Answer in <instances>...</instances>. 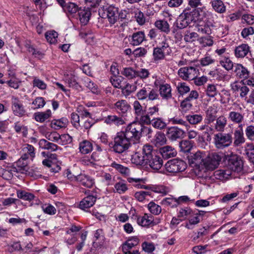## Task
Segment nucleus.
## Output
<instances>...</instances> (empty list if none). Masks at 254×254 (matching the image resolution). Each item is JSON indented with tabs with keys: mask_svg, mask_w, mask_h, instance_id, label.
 <instances>
[{
	"mask_svg": "<svg viewBox=\"0 0 254 254\" xmlns=\"http://www.w3.org/2000/svg\"><path fill=\"white\" fill-rule=\"evenodd\" d=\"M131 161L137 165H149L153 170H158L163 165V160L160 153L152 145H144L142 153L136 152L132 156Z\"/></svg>",
	"mask_w": 254,
	"mask_h": 254,
	"instance_id": "f257e3e1",
	"label": "nucleus"
},
{
	"mask_svg": "<svg viewBox=\"0 0 254 254\" xmlns=\"http://www.w3.org/2000/svg\"><path fill=\"white\" fill-rule=\"evenodd\" d=\"M132 144L125 136L123 132L121 131L117 133L114 141L110 142L109 146L115 153L122 154L127 150Z\"/></svg>",
	"mask_w": 254,
	"mask_h": 254,
	"instance_id": "f03ea898",
	"label": "nucleus"
},
{
	"mask_svg": "<svg viewBox=\"0 0 254 254\" xmlns=\"http://www.w3.org/2000/svg\"><path fill=\"white\" fill-rule=\"evenodd\" d=\"M142 124L139 122H133L129 124L126 128L123 133L125 136L132 142L137 143L141 136Z\"/></svg>",
	"mask_w": 254,
	"mask_h": 254,
	"instance_id": "7ed1b4c3",
	"label": "nucleus"
},
{
	"mask_svg": "<svg viewBox=\"0 0 254 254\" xmlns=\"http://www.w3.org/2000/svg\"><path fill=\"white\" fill-rule=\"evenodd\" d=\"M204 19L196 25L197 30L201 34L210 35L212 28L215 27V22L211 18L212 15L208 11H203Z\"/></svg>",
	"mask_w": 254,
	"mask_h": 254,
	"instance_id": "20e7f679",
	"label": "nucleus"
},
{
	"mask_svg": "<svg viewBox=\"0 0 254 254\" xmlns=\"http://www.w3.org/2000/svg\"><path fill=\"white\" fill-rule=\"evenodd\" d=\"M224 155L222 153L213 152L209 153L204 158L203 172L206 171H213L217 168L220 164Z\"/></svg>",
	"mask_w": 254,
	"mask_h": 254,
	"instance_id": "39448f33",
	"label": "nucleus"
},
{
	"mask_svg": "<svg viewBox=\"0 0 254 254\" xmlns=\"http://www.w3.org/2000/svg\"><path fill=\"white\" fill-rule=\"evenodd\" d=\"M232 139V133L218 132L214 135V142L217 148L222 149L229 146Z\"/></svg>",
	"mask_w": 254,
	"mask_h": 254,
	"instance_id": "423d86ee",
	"label": "nucleus"
},
{
	"mask_svg": "<svg viewBox=\"0 0 254 254\" xmlns=\"http://www.w3.org/2000/svg\"><path fill=\"white\" fill-rule=\"evenodd\" d=\"M167 172L172 173H177L185 171L187 164L183 160L174 159L168 161L165 165Z\"/></svg>",
	"mask_w": 254,
	"mask_h": 254,
	"instance_id": "0eeeda50",
	"label": "nucleus"
},
{
	"mask_svg": "<svg viewBox=\"0 0 254 254\" xmlns=\"http://www.w3.org/2000/svg\"><path fill=\"white\" fill-rule=\"evenodd\" d=\"M243 161L238 155H232L228 160V168L232 172L241 173L243 170Z\"/></svg>",
	"mask_w": 254,
	"mask_h": 254,
	"instance_id": "6e6552de",
	"label": "nucleus"
},
{
	"mask_svg": "<svg viewBox=\"0 0 254 254\" xmlns=\"http://www.w3.org/2000/svg\"><path fill=\"white\" fill-rule=\"evenodd\" d=\"M198 70L192 66L180 68L178 71L179 76L184 80H193L197 76Z\"/></svg>",
	"mask_w": 254,
	"mask_h": 254,
	"instance_id": "1a4fd4ad",
	"label": "nucleus"
},
{
	"mask_svg": "<svg viewBox=\"0 0 254 254\" xmlns=\"http://www.w3.org/2000/svg\"><path fill=\"white\" fill-rule=\"evenodd\" d=\"M189 162L190 164L193 165L198 171V174L200 175V173L203 172L204 158L202 156V153L198 151L189 157Z\"/></svg>",
	"mask_w": 254,
	"mask_h": 254,
	"instance_id": "9d476101",
	"label": "nucleus"
},
{
	"mask_svg": "<svg viewBox=\"0 0 254 254\" xmlns=\"http://www.w3.org/2000/svg\"><path fill=\"white\" fill-rule=\"evenodd\" d=\"M11 109L13 114L19 117H22L26 114V110L22 101L18 97H11Z\"/></svg>",
	"mask_w": 254,
	"mask_h": 254,
	"instance_id": "9b49d317",
	"label": "nucleus"
},
{
	"mask_svg": "<svg viewBox=\"0 0 254 254\" xmlns=\"http://www.w3.org/2000/svg\"><path fill=\"white\" fill-rule=\"evenodd\" d=\"M159 111L157 105L149 107L145 111L144 116L141 118V123L145 125L151 124L152 119L155 118V116L159 115Z\"/></svg>",
	"mask_w": 254,
	"mask_h": 254,
	"instance_id": "f8f14e48",
	"label": "nucleus"
},
{
	"mask_svg": "<svg viewBox=\"0 0 254 254\" xmlns=\"http://www.w3.org/2000/svg\"><path fill=\"white\" fill-rule=\"evenodd\" d=\"M184 135V130L177 127H171L167 128L166 136L172 141L182 139Z\"/></svg>",
	"mask_w": 254,
	"mask_h": 254,
	"instance_id": "ddd939ff",
	"label": "nucleus"
},
{
	"mask_svg": "<svg viewBox=\"0 0 254 254\" xmlns=\"http://www.w3.org/2000/svg\"><path fill=\"white\" fill-rule=\"evenodd\" d=\"M74 179L80 185L87 188H92L95 184L94 179L92 177L85 174H80L74 176Z\"/></svg>",
	"mask_w": 254,
	"mask_h": 254,
	"instance_id": "4468645a",
	"label": "nucleus"
},
{
	"mask_svg": "<svg viewBox=\"0 0 254 254\" xmlns=\"http://www.w3.org/2000/svg\"><path fill=\"white\" fill-rule=\"evenodd\" d=\"M182 13L190 24L197 21L200 15L198 9L190 8L189 7L186 8Z\"/></svg>",
	"mask_w": 254,
	"mask_h": 254,
	"instance_id": "2eb2a0df",
	"label": "nucleus"
},
{
	"mask_svg": "<svg viewBox=\"0 0 254 254\" xmlns=\"http://www.w3.org/2000/svg\"><path fill=\"white\" fill-rule=\"evenodd\" d=\"M107 16L111 24H115L119 19V8L113 5L109 6L106 9Z\"/></svg>",
	"mask_w": 254,
	"mask_h": 254,
	"instance_id": "dca6fc26",
	"label": "nucleus"
},
{
	"mask_svg": "<svg viewBox=\"0 0 254 254\" xmlns=\"http://www.w3.org/2000/svg\"><path fill=\"white\" fill-rule=\"evenodd\" d=\"M90 15L91 12L88 8L80 7L75 18L79 20L82 25H85L88 22Z\"/></svg>",
	"mask_w": 254,
	"mask_h": 254,
	"instance_id": "f3484780",
	"label": "nucleus"
},
{
	"mask_svg": "<svg viewBox=\"0 0 254 254\" xmlns=\"http://www.w3.org/2000/svg\"><path fill=\"white\" fill-rule=\"evenodd\" d=\"M104 122L107 125L120 126L125 124L122 117L115 115H108L104 119Z\"/></svg>",
	"mask_w": 254,
	"mask_h": 254,
	"instance_id": "a211bd4d",
	"label": "nucleus"
},
{
	"mask_svg": "<svg viewBox=\"0 0 254 254\" xmlns=\"http://www.w3.org/2000/svg\"><path fill=\"white\" fill-rule=\"evenodd\" d=\"M130 107L126 100H121L115 103L114 108L117 112L123 116L127 112Z\"/></svg>",
	"mask_w": 254,
	"mask_h": 254,
	"instance_id": "6ab92c4d",
	"label": "nucleus"
},
{
	"mask_svg": "<svg viewBox=\"0 0 254 254\" xmlns=\"http://www.w3.org/2000/svg\"><path fill=\"white\" fill-rule=\"evenodd\" d=\"M97 197L93 195H88L85 197L79 203V208L85 210L92 207L96 202Z\"/></svg>",
	"mask_w": 254,
	"mask_h": 254,
	"instance_id": "aec40b11",
	"label": "nucleus"
},
{
	"mask_svg": "<svg viewBox=\"0 0 254 254\" xmlns=\"http://www.w3.org/2000/svg\"><path fill=\"white\" fill-rule=\"evenodd\" d=\"M227 125V119L224 116H220L215 120L214 124L215 131L219 132H223Z\"/></svg>",
	"mask_w": 254,
	"mask_h": 254,
	"instance_id": "412c9836",
	"label": "nucleus"
},
{
	"mask_svg": "<svg viewBox=\"0 0 254 254\" xmlns=\"http://www.w3.org/2000/svg\"><path fill=\"white\" fill-rule=\"evenodd\" d=\"M159 91L160 96L164 99L168 100L172 98L171 87L167 83L160 84Z\"/></svg>",
	"mask_w": 254,
	"mask_h": 254,
	"instance_id": "4be33fe9",
	"label": "nucleus"
},
{
	"mask_svg": "<svg viewBox=\"0 0 254 254\" xmlns=\"http://www.w3.org/2000/svg\"><path fill=\"white\" fill-rule=\"evenodd\" d=\"M21 153V156L27 159L29 157L33 159L35 156L34 147L32 145L29 144H25L23 145Z\"/></svg>",
	"mask_w": 254,
	"mask_h": 254,
	"instance_id": "5701e85b",
	"label": "nucleus"
},
{
	"mask_svg": "<svg viewBox=\"0 0 254 254\" xmlns=\"http://www.w3.org/2000/svg\"><path fill=\"white\" fill-rule=\"evenodd\" d=\"M145 40V34L143 31H137L133 33L131 36L130 44L133 46H138Z\"/></svg>",
	"mask_w": 254,
	"mask_h": 254,
	"instance_id": "b1692460",
	"label": "nucleus"
},
{
	"mask_svg": "<svg viewBox=\"0 0 254 254\" xmlns=\"http://www.w3.org/2000/svg\"><path fill=\"white\" fill-rule=\"evenodd\" d=\"M164 159L174 157L177 155V151L174 148L170 146H165L160 149L159 152Z\"/></svg>",
	"mask_w": 254,
	"mask_h": 254,
	"instance_id": "393cba45",
	"label": "nucleus"
},
{
	"mask_svg": "<svg viewBox=\"0 0 254 254\" xmlns=\"http://www.w3.org/2000/svg\"><path fill=\"white\" fill-rule=\"evenodd\" d=\"M212 9L218 13H224L226 11V7L222 0H211L210 2Z\"/></svg>",
	"mask_w": 254,
	"mask_h": 254,
	"instance_id": "a878e982",
	"label": "nucleus"
},
{
	"mask_svg": "<svg viewBox=\"0 0 254 254\" xmlns=\"http://www.w3.org/2000/svg\"><path fill=\"white\" fill-rule=\"evenodd\" d=\"M234 72L236 76L241 79H246L249 76L250 72L241 64H237L235 66Z\"/></svg>",
	"mask_w": 254,
	"mask_h": 254,
	"instance_id": "bb28decb",
	"label": "nucleus"
},
{
	"mask_svg": "<svg viewBox=\"0 0 254 254\" xmlns=\"http://www.w3.org/2000/svg\"><path fill=\"white\" fill-rule=\"evenodd\" d=\"M250 52V47L247 44H242L236 47L235 55L238 58L245 57Z\"/></svg>",
	"mask_w": 254,
	"mask_h": 254,
	"instance_id": "cd10ccee",
	"label": "nucleus"
},
{
	"mask_svg": "<svg viewBox=\"0 0 254 254\" xmlns=\"http://www.w3.org/2000/svg\"><path fill=\"white\" fill-rule=\"evenodd\" d=\"M155 27L161 32L168 34L170 32V25L168 22L164 20L160 19L156 20L154 23Z\"/></svg>",
	"mask_w": 254,
	"mask_h": 254,
	"instance_id": "c85d7f7f",
	"label": "nucleus"
},
{
	"mask_svg": "<svg viewBox=\"0 0 254 254\" xmlns=\"http://www.w3.org/2000/svg\"><path fill=\"white\" fill-rule=\"evenodd\" d=\"M137 222L138 225L144 227L148 226L152 224H154L152 216L151 215L149 216L147 214L138 217Z\"/></svg>",
	"mask_w": 254,
	"mask_h": 254,
	"instance_id": "c756f323",
	"label": "nucleus"
},
{
	"mask_svg": "<svg viewBox=\"0 0 254 254\" xmlns=\"http://www.w3.org/2000/svg\"><path fill=\"white\" fill-rule=\"evenodd\" d=\"M132 105L135 112L136 119L141 123V118L144 116L145 113V111L143 110V107L137 100L135 101Z\"/></svg>",
	"mask_w": 254,
	"mask_h": 254,
	"instance_id": "7c9ffc66",
	"label": "nucleus"
},
{
	"mask_svg": "<svg viewBox=\"0 0 254 254\" xmlns=\"http://www.w3.org/2000/svg\"><path fill=\"white\" fill-rule=\"evenodd\" d=\"M189 24H190V22L187 19H186L185 16L181 13L179 16L177 20L174 22L173 27H176V28L183 29L187 27Z\"/></svg>",
	"mask_w": 254,
	"mask_h": 254,
	"instance_id": "2f4dec72",
	"label": "nucleus"
},
{
	"mask_svg": "<svg viewBox=\"0 0 254 254\" xmlns=\"http://www.w3.org/2000/svg\"><path fill=\"white\" fill-rule=\"evenodd\" d=\"M68 123L66 118H62L58 120H54L51 122V127L55 129H59L61 128L65 127Z\"/></svg>",
	"mask_w": 254,
	"mask_h": 254,
	"instance_id": "473e14b6",
	"label": "nucleus"
},
{
	"mask_svg": "<svg viewBox=\"0 0 254 254\" xmlns=\"http://www.w3.org/2000/svg\"><path fill=\"white\" fill-rule=\"evenodd\" d=\"M51 116V111L50 110H47L45 112H41L35 113L34 114L35 120L38 122L43 123L48 119Z\"/></svg>",
	"mask_w": 254,
	"mask_h": 254,
	"instance_id": "72a5a7b5",
	"label": "nucleus"
},
{
	"mask_svg": "<svg viewBox=\"0 0 254 254\" xmlns=\"http://www.w3.org/2000/svg\"><path fill=\"white\" fill-rule=\"evenodd\" d=\"M79 149L81 153L84 154H88L93 149L92 144L88 140H83L80 143Z\"/></svg>",
	"mask_w": 254,
	"mask_h": 254,
	"instance_id": "f704fd0d",
	"label": "nucleus"
},
{
	"mask_svg": "<svg viewBox=\"0 0 254 254\" xmlns=\"http://www.w3.org/2000/svg\"><path fill=\"white\" fill-rule=\"evenodd\" d=\"M234 91H240V95L241 97H244L249 91V88L241 83H236L232 86Z\"/></svg>",
	"mask_w": 254,
	"mask_h": 254,
	"instance_id": "c9c22d12",
	"label": "nucleus"
},
{
	"mask_svg": "<svg viewBox=\"0 0 254 254\" xmlns=\"http://www.w3.org/2000/svg\"><path fill=\"white\" fill-rule=\"evenodd\" d=\"M228 119L234 123L240 124L244 120V116L239 112L231 111L229 113Z\"/></svg>",
	"mask_w": 254,
	"mask_h": 254,
	"instance_id": "e433bc0d",
	"label": "nucleus"
},
{
	"mask_svg": "<svg viewBox=\"0 0 254 254\" xmlns=\"http://www.w3.org/2000/svg\"><path fill=\"white\" fill-rule=\"evenodd\" d=\"M80 7L79 8L76 4L73 2H68L65 6V10L67 12L75 17Z\"/></svg>",
	"mask_w": 254,
	"mask_h": 254,
	"instance_id": "4c0bfd02",
	"label": "nucleus"
},
{
	"mask_svg": "<svg viewBox=\"0 0 254 254\" xmlns=\"http://www.w3.org/2000/svg\"><path fill=\"white\" fill-rule=\"evenodd\" d=\"M151 124L152 126L159 129H162L166 127L167 124L161 118H153Z\"/></svg>",
	"mask_w": 254,
	"mask_h": 254,
	"instance_id": "58836bf2",
	"label": "nucleus"
},
{
	"mask_svg": "<svg viewBox=\"0 0 254 254\" xmlns=\"http://www.w3.org/2000/svg\"><path fill=\"white\" fill-rule=\"evenodd\" d=\"M137 89L136 83L132 84L127 83L122 88V92L125 96H128L132 93L134 92Z\"/></svg>",
	"mask_w": 254,
	"mask_h": 254,
	"instance_id": "ea45409f",
	"label": "nucleus"
},
{
	"mask_svg": "<svg viewBox=\"0 0 254 254\" xmlns=\"http://www.w3.org/2000/svg\"><path fill=\"white\" fill-rule=\"evenodd\" d=\"M187 120L191 125H196L200 123L203 119L200 114L188 115L186 117Z\"/></svg>",
	"mask_w": 254,
	"mask_h": 254,
	"instance_id": "a19ab883",
	"label": "nucleus"
},
{
	"mask_svg": "<svg viewBox=\"0 0 254 254\" xmlns=\"http://www.w3.org/2000/svg\"><path fill=\"white\" fill-rule=\"evenodd\" d=\"M13 128L16 133L22 132L24 137L27 136L28 134V127L26 126L22 125L20 122H16L14 123Z\"/></svg>",
	"mask_w": 254,
	"mask_h": 254,
	"instance_id": "79ce46f5",
	"label": "nucleus"
},
{
	"mask_svg": "<svg viewBox=\"0 0 254 254\" xmlns=\"http://www.w3.org/2000/svg\"><path fill=\"white\" fill-rule=\"evenodd\" d=\"M111 166L116 169L118 172L124 175L128 176L129 174L130 171L128 168L118 164L115 162H113L111 164Z\"/></svg>",
	"mask_w": 254,
	"mask_h": 254,
	"instance_id": "37998d69",
	"label": "nucleus"
},
{
	"mask_svg": "<svg viewBox=\"0 0 254 254\" xmlns=\"http://www.w3.org/2000/svg\"><path fill=\"white\" fill-rule=\"evenodd\" d=\"M216 111L212 107H209L206 112V123L210 124L216 119L215 114Z\"/></svg>",
	"mask_w": 254,
	"mask_h": 254,
	"instance_id": "c03bdc74",
	"label": "nucleus"
},
{
	"mask_svg": "<svg viewBox=\"0 0 254 254\" xmlns=\"http://www.w3.org/2000/svg\"><path fill=\"white\" fill-rule=\"evenodd\" d=\"M245 138L244 136V132L238 131H235L234 144L235 146H239L244 143Z\"/></svg>",
	"mask_w": 254,
	"mask_h": 254,
	"instance_id": "a18cd8bd",
	"label": "nucleus"
},
{
	"mask_svg": "<svg viewBox=\"0 0 254 254\" xmlns=\"http://www.w3.org/2000/svg\"><path fill=\"white\" fill-rule=\"evenodd\" d=\"M166 142V137L165 134L161 132H158L154 137V142L156 146L162 145Z\"/></svg>",
	"mask_w": 254,
	"mask_h": 254,
	"instance_id": "49530a36",
	"label": "nucleus"
},
{
	"mask_svg": "<svg viewBox=\"0 0 254 254\" xmlns=\"http://www.w3.org/2000/svg\"><path fill=\"white\" fill-rule=\"evenodd\" d=\"M159 95L155 89L147 86V99L146 101H153L158 98Z\"/></svg>",
	"mask_w": 254,
	"mask_h": 254,
	"instance_id": "de8ad7c7",
	"label": "nucleus"
},
{
	"mask_svg": "<svg viewBox=\"0 0 254 254\" xmlns=\"http://www.w3.org/2000/svg\"><path fill=\"white\" fill-rule=\"evenodd\" d=\"M215 62V59H213L211 55L208 54H206L204 57L201 58L199 61L200 65L202 66H208L214 64Z\"/></svg>",
	"mask_w": 254,
	"mask_h": 254,
	"instance_id": "09e8293b",
	"label": "nucleus"
},
{
	"mask_svg": "<svg viewBox=\"0 0 254 254\" xmlns=\"http://www.w3.org/2000/svg\"><path fill=\"white\" fill-rule=\"evenodd\" d=\"M181 150L184 152H189L192 147V143L189 140H183L180 142Z\"/></svg>",
	"mask_w": 254,
	"mask_h": 254,
	"instance_id": "8fccbe9b",
	"label": "nucleus"
},
{
	"mask_svg": "<svg viewBox=\"0 0 254 254\" xmlns=\"http://www.w3.org/2000/svg\"><path fill=\"white\" fill-rule=\"evenodd\" d=\"M122 74L129 79H133L136 76V71L130 67L124 68Z\"/></svg>",
	"mask_w": 254,
	"mask_h": 254,
	"instance_id": "3c124183",
	"label": "nucleus"
},
{
	"mask_svg": "<svg viewBox=\"0 0 254 254\" xmlns=\"http://www.w3.org/2000/svg\"><path fill=\"white\" fill-rule=\"evenodd\" d=\"M58 34L55 31H49L45 33V38L47 41L51 44L55 43L57 41Z\"/></svg>",
	"mask_w": 254,
	"mask_h": 254,
	"instance_id": "603ef678",
	"label": "nucleus"
},
{
	"mask_svg": "<svg viewBox=\"0 0 254 254\" xmlns=\"http://www.w3.org/2000/svg\"><path fill=\"white\" fill-rule=\"evenodd\" d=\"M17 195L18 198L24 200L31 201L34 199L35 196L33 194L25 191H18Z\"/></svg>",
	"mask_w": 254,
	"mask_h": 254,
	"instance_id": "864d4df0",
	"label": "nucleus"
},
{
	"mask_svg": "<svg viewBox=\"0 0 254 254\" xmlns=\"http://www.w3.org/2000/svg\"><path fill=\"white\" fill-rule=\"evenodd\" d=\"M198 37V35L197 33L194 32H190L189 31H187L185 32L184 39L185 42L191 43L195 41Z\"/></svg>",
	"mask_w": 254,
	"mask_h": 254,
	"instance_id": "5fc2aeb1",
	"label": "nucleus"
},
{
	"mask_svg": "<svg viewBox=\"0 0 254 254\" xmlns=\"http://www.w3.org/2000/svg\"><path fill=\"white\" fill-rule=\"evenodd\" d=\"M85 85L92 93L97 94L99 93L100 90L97 85L89 79H87L85 80Z\"/></svg>",
	"mask_w": 254,
	"mask_h": 254,
	"instance_id": "6e6d98bb",
	"label": "nucleus"
},
{
	"mask_svg": "<svg viewBox=\"0 0 254 254\" xmlns=\"http://www.w3.org/2000/svg\"><path fill=\"white\" fill-rule=\"evenodd\" d=\"M66 82L69 87L78 90L81 86L77 81L76 78L74 75H71L66 79Z\"/></svg>",
	"mask_w": 254,
	"mask_h": 254,
	"instance_id": "4d7b16f0",
	"label": "nucleus"
},
{
	"mask_svg": "<svg viewBox=\"0 0 254 254\" xmlns=\"http://www.w3.org/2000/svg\"><path fill=\"white\" fill-rule=\"evenodd\" d=\"M161 203L162 204L166 206H170L171 207H176L179 204L178 200L172 197H166L164 198L162 200Z\"/></svg>",
	"mask_w": 254,
	"mask_h": 254,
	"instance_id": "13d9d810",
	"label": "nucleus"
},
{
	"mask_svg": "<svg viewBox=\"0 0 254 254\" xmlns=\"http://www.w3.org/2000/svg\"><path fill=\"white\" fill-rule=\"evenodd\" d=\"M148 208L150 212L154 215H158L161 212V207L153 201L149 202L148 204Z\"/></svg>",
	"mask_w": 254,
	"mask_h": 254,
	"instance_id": "bf43d9fd",
	"label": "nucleus"
},
{
	"mask_svg": "<svg viewBox=\"0 0 254 254\" xmlns=\"http://www.w3.org/2000/svg\"><path fill=\"white\" fill-rule=\"evenodd\" d=\"M165 55H169L172 53V50L167 40H164L160 43L158 47Z\"/></svg>",
	"mask_w": 254,
	"mask_h": 254,
	"instance_id": "052dcab7",
	"label": "nucleus"
},
{
	"mask_svg": "<svg viewBox=\"0 0 254 254\" xmlns=\"http://www.w3.org/2000/svg\"><path fill=\"white\" fill-rule=\"evenodd\" d=\"M114 187L116 191L120 194L124 193L128 190L127 185L123 182H119L116 183Z\"/></svg>",
	"mask_w": 254,
	"mask_h": 254,
	"instance_id": "680f3d73",
	"label": "nucleus"
},
{
	"mask_svg": "<svg viewBox=\"0 0 254 254\" xmlns=\"http://www.w3.org/2000/svg\"><path fill=\"white\" fill-rule=\"evenodd\" d=\"M26 48H27L28 52L31 53L35 58L38 59H41L43 58V54L38 49H35L33 46L27 45Z\"/></svg>",
	"mask_w": 254,
	"mask_h": 254,
	"instance_id": "e2e57ef3",
	"label": "nucleus"
},
{
	"mask_svg": "<svg viewBox=\"0 0 254 254\" xmlns=\"http://www.w3.org/2000/svg\"><path fill=\"white\" fill-rule=\"evenodd\" d=\"M177 88L178 92L181 95H183L190 91L189 86L185 82H179Z\"/></svg>",
	"mask_w": 254,
	"mask_h": 254,
	"instance_id": "0e129e2a",
	"label": "nucleus"
},
{
	"mask_svg": "<svg viewBox=\"0 0 254 254\" xmlns=\"http://www.w3.org/2000/svg\"><path fill=\"white\" fill-rule=\"evenodd\" d=\"M154 60L156 61L164 59L165 55L158 47L154 48L153 52Z\"/></svg>",
	"mask_w": 254,
	"mask_h": 254,
	"instance_id": "69168bd1",
	"label": "nucleus"
},
{
	"mask_svg": "<svg viewBox=\"0 0 254 254\" xmlns=\"http://www.w3.org/2000/svg\"><path fill=\"white\" fill-rule=\"evenodd\" d=\"M32 104L34 106V109H38L43 108L45 106L46 102L43 97H37L33 100Z\"/></svg>",
	"mask_w": 254,
	"mask_h": 254,
	"instance_id": "338daca9",
	"label": "nucleus"
},
{
	"mask_svg": "<svg viewBox=\"0 0 254 254\" xmlns=\"http://www.w3.org/2000/svg\"><path fill=\"white\" fill-rule=\"evenodd\" d=\"M245 133L248 139L254 141V126H248L245 129Z\"/></svg>",
	"mask_w": 254,
	"mask_h": 254,
	"instance_id": "774afa93",
	"label": "nucleus"
}]
</instances>
